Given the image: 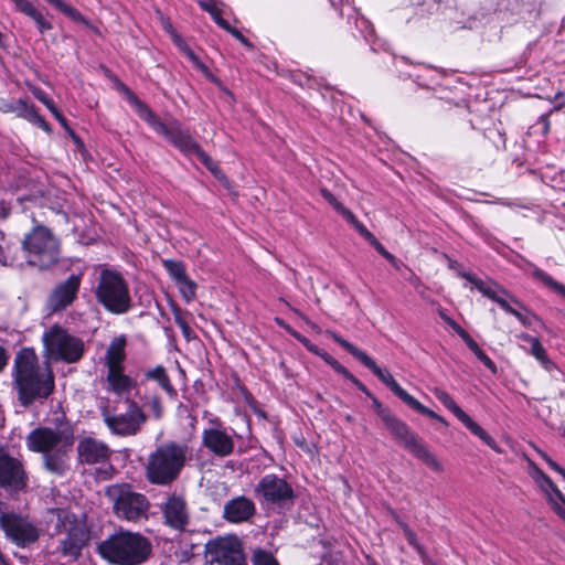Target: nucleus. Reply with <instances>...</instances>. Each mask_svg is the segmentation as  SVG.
Segmentation results:
<instances>
[{"label": "nucleus", "instance_id": "f03ea898", "mask_svg": "<svg viewBox=\"0 0 565 565\" xmlns=\"http://www.w3.org/2000/svg\"><path fill=\"white\" fill-rule=\"evenodd\" d=\"M100 557L114 565H141L152 553L151 541L140 532L120 529L97 546Z\"/></svg>", "mask_w": 565, "mask_h": 565}, {"label": "nucleus", "instance_id": "a19ab883", "mask_svg": "<svg viewBox=\"0 0 565 565\" xmlns=\"http://www.w3.org/2000/svg\"><path fill=\"white\" fill-rule=\"evenodd\" d=\"M342 217L348 221L355 230L356 232L370 244L376 238L375 235L370 232L366 226L355 216V214L348 210Z\"/></svg>", "mask_w": 565, "mask_h": 565}, {"label": "nucleus", "instance_id": "0e129e2a", "mask_svg": "<svg viewBox=\"0 0 565 565\" xmlns=\"http://www.w3.org/2000/svg\"><path fill=\"white\" fill-rule=\"evenodd\" d=\"M9 361V354L7 350L0 345V373L4 370Z\"/></svg>", "mask_w": 565, "mask_h": 565}, {"label": "nucleus", "instance_id": "3c124183", "mask_svg": "<svg viewBox=\"0 0 565 565\" xmlns=\"http://www.w3.org/2000/svg\"><path fill=\"white\" fill-rule=\"evenodd\" d=\"M224 30L234 36L247 50L253 51L255 49L254 44L238 29L228 24V29Z\"/></svg>", "mask_w": 565, "mask_h": 565}, {"label": "nucleus", "instance_id": "20e7f679", "mask_svg": "<svg viewBox=\"0 0 565 565\" xmlns=\"http://www.w3.org/2000/svg\"><path fill=\"white\" fill-rule=\"evenodd\" d=\"M372 401V407L382 419L385 428L399 441L414 457L422 460L428 468L436 472L443 471V465L436 456L427 448L418 435L411 430L408 425L385 407L382 402L370 391L365 394Z\"/></svg>", "mask_w": 565, "mask_h": 565}, {"label": "nucleus", "instance_id": "dca6fc26", "mask_svg": "<svg viewBox=\"0 0 565 565\" xmlns=\"http://www.w3.org/2000/svg\"><path fill=\"white\" fill-rule=\"evenodd\" d=\"M28 484L29 477L22 461L0 448V488L19 493L25 491Z\"/></svg>", "mask_w": 565, "mask_h": 565}, {"label": "nucleus", "instance_id": "bb28decb", "mask_svg": "<svg viewBox=\"0 0 565 565\" xmlns=\"http://www.w3.org/2000/svg\"><path fill=\"white\" fill-rule=\"evenodd\" d=\"M531 468V477L536 482L539 488L545 493L546 500L551 508L553 509V502H561L562 505L565 504V495L559 491L557 486L553 482V480L533 461L529 463Z\"/></svg>", "mask_w": 565, "mask_h": 565}, {"label": "nucleus", "instance_id": "f704fd0d", "mask_svg": "<svg viewBox=\"0 0 565 565\" xmlns=\"http://www.w3.org/2000/svg\"><path fill=\"white\" fill-rule=\"evenodd\" d=\"M33 96L45 105V107L50 110V113L54 116V118L60 122V125L65 128L73 137H75V132L70 128L68 121L65 116L58 110L54 100L47 96V94L40 87H34L31 89Z\"/></svg>", "mask_w": 565, "mask_h": 565}, {"label": "nucleus", "instance_id": "f8f14e48", "mask_svg": "<svg viewBox=\"0 0 565 565\" xmlns=\"http://www.w3.org/2000/svg\"><path fill=\"white\" fill-rule=\"evenodd\" d=\"M43 343L51 358L65 363L78 362L85 352L84 341L57 323L44 333Z\"/></svg>", "mask_w": 565, "mask_h": 565}, {"label": "nucleus", "instance_id": "1a4fd4ad", "mask_svg": "<svg viewBox=\"0 0 565 565\" xmlns=\"http://www.w3.org/2000/svg\"><path fill=\"white\" fill-rule=\"evenodd\" d=\"M148 124L157 134L163 136L182 154L186 157L195 154L199 161L215 177L221 172L220 166L203 150L200 143L192 138L188 129L183 130L178 122L170 127L156 114L153 115V118L148 120Z\"/></svg>", "mask_w": 565, "mask_h": 565}, {"label": "nucleus", "instance_id": "4d7b16f0", "mask_svg": "<svg viewBox=\"0 0 565 565\" xmlns=\"http://www.w3.org/2000/svg\"><path fill=\"white\" fill-rule=\"evenodd\" d=\"M403 533L405 539L407 540L408 544L413 547H416L418 544H420L417 540L416 533L409 527L408 524H403Z\"/></svg>", "mask_w": 565, "mask_h": 565}, {"label": "nucleus", "instance_id": "bf43d9fd", "mask_svg": "<svg viewBox=\"0 0 565 565\" xmlns=\"http://www.w3.org/2000/svg\"><path fill=\"white\" fill-rule=\"evenodd\" d=\"M439 316L455 331V333L457 335L459 334V332H461L463 330V328L459 323H457L452 318H450L443 310L439 311Z\"/></svg>", "mask_w": 565, "mask_h": 565}, {"label": "nucleus", "instance_id": "2f4dec72", "mask_svg": "<svg viewBox=\"0 0 565 565\" xmlns=\"http://www.w3.org/2000/svg\"><path fill=\"white\" fill-rule=\"evenodd\" d=\"M17 11L28 15L36 23V26L41 33L52 30L53 25L49 22L43 14L33 6L29 0H10Z\"/></svg>", "mask_w": 565, "mask_h": 565}, {"label": "nucleus", "instance_id": "f257e3e1", "mask_svg": "<svg viewBox=\"0 0 565 565\" xmlns=\"http://www.w3.org/2000/svg\"><path fill=\"white\" fill-rule=\"evenodd\" d=\"M12 383L23 407L47 399L55 390L53 371L42 367L34 349L29 347L20 349L14 356Z\"/></svg>", "mask_w": 565, "mask_h": 565}, {"label": "nucleus", "instance_id": "ea45409f", "mask_svg": "<svg viewBox=\"0 0 565 565\" xmlns=\"http://www.w3.org/2000/svg\"><path fill=\"white\" fill-rule=\"evenodd\" d=\"M182 299L190 303L196 298L198 285L188 275L181 280L175 282Z\"/></svg>", "mask_w": 565, "mask_h": 565}, {"label": "nucleus", "instance_id": "79ce46f5", "mask_svg": "<svg viewBox=\"0 0 565 565\" xmlns=\"http://www.w3.org/2000/svg\"><path fill=\"white\" fill-rule=\"evenodd\" d=\"M533 276L540 281H542L546 287L565 297V285L555 280L551 275H548L544 270L536 268L533 271Z\"/></svg>", "mask_w": 565, "mask_h": 565}, {"label": "nucleus", "instance_id": "9b49d317", "mask_svg": "<svg viewBox=\"0 0 565 565\" xmlns=\"http://www.w3.org/2000/svg\"><path fill=\"white\" fill-rule=\"evenodd\" d=\"M253 492L262 507L266 509H290L297 498L291 483L276 473L263 476L255 484Z\"/></svg>", "mask_w": 565, "mask_h": 565}, {"label": "nucleus", "instance_id": "a878e982", "mask_svg": "<svg viewBox=\"0 0 565 565\" xmlns=\"http://www.w3.org/2000/svg\"><path fill=\"white\" fill-rule=\"evenodd\" d=\"M62 441V434L50 427H38L26 436V446L33 452L45 454L55 449Z\"/></svg>", "mask_w": 565, "mask_h": 565}, {"label": "nucleus", "instance_id": "5fc2aeb1", "mask_svg": "<svg viewBox=\"0 0 565 565\" xmlns=\"http://www.w3.org/2000/svg\"><path fill=\"white\" fill-rule=\"evenodd\" d=\"M458 337L461 338V340L466 343V345L472 353L479 351V344L473 340V338L469 334V332L466 329L459 332Z\"/></svg>", "mask_w": 565, "mask_h": 565}, {"label": "nucleus", "instance_id": "774afa93", "mask_svg": "<svg viewBox=\"0 0 565 565\" xmlns=\"http://www.w3.org/2000/svg\"><path fill=\"white\" fill-rule=\"evenodd\" d=\"M547 465H548V467H550L552 470H554L555 472L559 473V475L563 477V479L565 480V469H564L562 466H559V465H558L555 460H553V459H552Z\"/></svg>", "mask_w": 565, "mask_h": 565}, {"label": "nucleus", "instance_id": "680f3d73", "mask_svg": "<svg viewBox=\"0 0 565 565\" xmlns=\"http://www.w3.org/2000/svg\"><path fill=\"white\" fill-rule=\"evenodd\" d=\"M333 371L337 372L338 374L342 375L348 381L353 376V374L345 366H343L340 362L334 366Z\"/></svg>", "mask_w": 565, "mask_h": 565}, {"label": "nucleus", "instance_id": "aec40b11", "mask_svg": "<svg viewBox=\"0 0 565 565\" xmlns=\"http://www.w3.org/2000/svg\"><path fill=\"white\" fill-rule=\"evenodd\" d=\"M82 285L81 274H71L60 281L47 296V308L51 312H61L71 307L78 297Z\"/></svg>", "mask_w": 565, "mask_h": 565}, {"label": "nucleus", "instance_id": "9d476101", "mask_svg": "<svg viewBox=\"0 0 565 565\" xmlns=\"http://www.w3.org/2000/svg\"><path fill=\"white\" fill-rule=\"evenodd\" d=\"M106 495L113 502V511L117 518L129 522L148 519L150 508L148 498L134 491L129 483L108 487Z\"/></svg>", "mask_w": 565, "mask_h": 565}, {"label": "nucleus", "instance_id": "393cba45", "mask_svg": "<svg viewBox=\"0 0 565 565\" xmlns=\"http://www.w3.org/2000/svg\"><path fill=\"white\" fill-rule=\"evenodd\" d=\"M89 542V531L85 525L73 523L68 526L65 537L60 543V552L64 556L78 558Z\"/></svg>", "mask_w": 565, "mask_h": 565}, {"label": "nucleus", "instance_id": "6e6552de", "mask_svg": "<svg viewBox=\"0 0 565 565\" xmlns=\"http://www.w3.org/2000/svg\"><path fill=\"white\" fill-rule=\"evenodd\" d=\"M148 124L157 134L163 136L182 154L186 157L195 154L199 161L215 177L221 172L220 166L203 150L200 143L192 138L188 129L183 130L178 122L170 127L156 114L153 115V118L148 120Z\"/></svg>", "mask_w": 565, "mask_h": 565}, {"label": "nucleus", "instance_id": "a211bd4d", "mask_svg": "<svg viewBox=\"0 0 565 565\" xmlns=\"http://www.w3.org/2000/svg\"><path fill=\"white\" fill-rule=\"evenodd\" d=\"M0 526L7 537L20 547H25L39 540L40 533L35 525L26 518L15 513L0 515Z\"/></svg>", "mask_w": 565, "mask_h": 565}, {"label": "nucleus", "instance_id": "c03bdc74", "mask_svg": "<svg viewBox=\"0 0 565 565\" xmlns=\"http://www.w3.org/2000/svg\"><path fill=\"white\" fill-rule=\"evenodd\" d=\"M408 407L412 408L413 411L419 413L420 415L427 416L431 419H435V420L441 423L444 426H448V422L443 416L438 415L430 408L426 407L416 398H414V401L411 403V405Z\"/></svg>", "mask_w": 565, "mask_h": 565}, {"label": "nucleus", "instance_id": "6ab92c4d", "mask_svg": "<svg viewBox=\"0 0 565 565\" xmlns=\"http://www.w3.org/2000/svg\"><path fill=\"white\" fill-rule=\"evenodd\" d=\"M434 395L448 411H450L457 417L458 420H460L466 426V428L471 434L480 438L495 452H502V449L499 447L495 439L490 436L479 424H477L465 411H462L449 393L441 388H435Z\"/></svg>", "mask_w": 565, "mask_h": 565}, {"label": "nucleus", "instance_id": "c9c22d12", "mask_svg": "<svg viewBox=\"0 0 565 565\" xmlns=\"http://www.w3.org/2000/svg\"><path fill=\"white\" fill-rule=\"evenodd\" d=\"M117 88L124 93L128 102L136 108L137 114L141 119L148 122L150 118H153V110L142 102L127 85L122 82H118Z\"/></svg>", "mask_w": 565, "mask_h": 565}, {"label": "nucleus", "instance_id": "473e14b6", "mask_svg": "<svg viewBox=\"0 0 565 565\" xmlns=\"http://www.w3.org/2000/svg\"><path fill=\"white\" fill-rule=\"evenodd\" d=\"M143 377L147 381L157 382L170 398H175L178 396L177 388L173 386L170 376L163 365H157L153 369L147 370L143 373Z\"/></svg>", "mask_w": 565, "mask_h": 565}, {"label": "nucleus", "instance_id": "c85d7f7f", "mask_svg": "<svg viewBox=\"0 0 565 565\" xmlns=\"http://www.w3.org/2000/svg\"><path fill=\"white\" fill-rule=\"evenodd\" d=\"M15 115L19 118H22L30 124L41 128L45 132L50 134L52 131L51 125L45 120V118L39 114L36 106L29 100V98H20L18 99Z\"/></svg>", "mask_w": 565, "mask_h": 565}, {"label": "nucleus", "instance_id": "4c0bfd02", "mask_svg": "<svg viewBox=\"0 0 565 565\" xmlns=\"http://www.w3.org/2000/svg\"><path fill=\"white\" fill-rule=\"evenodd\" d=\"M199 7L207 12L213 21L221 28V29H228V21L225 20L222 17V10L215 4L212 0H199L198 1Z\"/></svg>", "mask_w": 565, "mask_h": 565}, {"label": "nucleus", "instance_id": "09e8293b", "mask_svg": "<svg viewBox=\"0 0 565 565\" xmlns=\"http://www.w3.org/2000/svg\"><path fill=\"white\" fill-rule=\"evenodd\" d=\"M172 311H173L174 321H175L177 326L181 329L183 335L186 339H190V334L192 333V329L189 326V323L184 320V318L182 317V312H181L180 307L179 306H174L172 308Z\"/></svg>", "mask_w": 565, "mask_h": 565}, {"label": "nucleus", "instance_id": "412c9836", "mask_svg": "<svg viewBox=\"0 0 565 565\" xmlns=\"http://www.w3.org/2000/svg\"><path fill=\"white\" fill-rule=\"evenodd\" d=\"M211 423L214 426L202 431V446L215 457L225 458L231 456L235 449L233 436L228 434L218 418L211 420Z\"/></svg>", "mask_w": 565, "mask_h": 565}, {"label": "nucleus", "instance_id": "49530a36", "mask_svg": "<svg viewBox=\"0 0 565 565\" xmlns=\"http://www.w3.org/2000/svg\"><path fill=\"white\" fill-rule=\"evenodd\" d=\"M375 250L383 256L394 268L399 269L401 260L397 259L392 253H390L385 246L375 238L371 244Z\"/></svg>", "mask_w": 565, "mask_h": 565}, {"label": "nucleus", "instance_id": "e2e57ef3", "mask_svg": "<svg viewBox=\"0 0 565 565\" xmlns=\"http://www.w3.org/2000/svg\"><path fill=\"white\" fill-rule=\"evenodd\" d=\"M349 381L363 394H370V390L354 374Z\"/></svg>", "mask_w": 565, "mask_h": 565}, {"label": "nucleus", "instance_id": "13d9d810", "mask_svg": "<svg viewBox=\"0 0 565 565\" xmlns=\"http://www.w3.org/2000/svg\"><path fill=\"white\" fill-rule=\"evenodd\" d=\"M552 110L545 114H542L537 119V125L541 126V131L543 135H547L551 129V121H550V115Z\"/></svg>", "mask_w": 565, "mask_h": 565}, {"label": "nucleus", "instance_id": "5701e85b", "mask_svg": "<svg viewBox=\"0 0 565 565\" xmlns=\"http://www.w3.org/2000/svg\"><path fill=\"white\" fill-rule=\"evenodd\" d=\"M257 513L255 502L244 495H236L225 502L223 507V519L231 524L250 522Z\"/></svg>", "mask_w": 565, "mask_h": 565}, {"label": "nucleus", "instance_id": "052dcab7", "mask_svg": "<svg viewBox=\"0 0 565 565\" xmlns=\"http://www.w3.org/2000/svg\"><path fill=\"white\" fill-rule=\"evenodd\" d=\"M329 366L334 369V366L339 363V361L333 358L331 354H329L326 350L321 349L320 353L318 354Z\"/></svg>", "mask_w": 565, "mask_h": 565}, {"label": "nucleus", "instance_id": "cd10ccee", "mask_svg": "<svg viewBox=\"0 0 565 565\" xmlns=\"http://www.w3.org/2000/svg\"><path fill=\"white\" fill-rule=\"evenodd\" d=\"M106 381L107 390L117 396H124L138 386L136 380L125 374L124 367L107 370Z\"/></svg>", "mask_w": 565, "mask_h": 565}, {"label": "nucleus", "instance_id": "603ef678", "mask_svg": "<svg viewBox=\"0 0 565 565\" xmlns=\"http://www.w3.org/2000/svg\"><path fill=\"white\" fill-rule=\"evenodd\" d=\"M183 52L186 54L189 60L193 63V65L203 72L204 74H210L209 67L200 60V57L189 47L184 44Z\"/></svg>", "mask_w": 565, "mask_h": 565}, {"label": "nucleus", "instance_id": "4be33fe9", "mask_svg": "<svg viewBox=\"0 0 565 565\" xmlns=\"http://www.w3.org/2000/svg\"><path fill=\"white\" fill-rule=\"evenodd\" d=\"M76 451L81 465L105 463L111 457V449L107 444L89 436L78 440Z\"/></svg>", "mask_w": 565, "mask_h": 565}, {"label": "nucleus", "instance_id": "7ed1b4c3", "mask_svg": "<svg viewBox=\"0 0 565 565\" xmlns=\"http://www.w3.org/2000/svg\"><path fill=\"white\" fill-rule=\"evenodd\" d=\"M189 447L178 441H166L156 447L148 457L146 478L154 486H170L185 467Z\"/></svg>", "mask_w": 565, "mask_h": 565}, {"label": "nucleus", "instance_id": "58836bf2", "mask_svg": "<svg viewBox=\"0 0 565 565\" xmlns=\"http://www.w3.org/2000/svg\"><path fill=\"white\" fill-rule=\"evenodd\" d=\"M161 263L174 284L188 275L185 264L182 260L162 259Z\"/></svg>", "mask_w": 565, "mask_h": 565}, {"label": "nucleus", "instance_id": "6e6d98bb", "mask_svg": "<svg viewBox=\"0 0 565 565\" xmlns=\"http://www.w3.org/2000/svg\"><path fill=\"white\" fill-rule=\"evenodd\" d=\"M18 100L0 98V111L3 114L14 113L17 109Z\"/></svg>", "mask_w": 565, "mask_h": 565}, {"label": "nucleus", "instance_id": "338daca9", "mask_svg": "<svg viewBox=\"0 0 565 565\" xmlns=\"http://www.w3.org/2000/svg\"><path fill=\"white\" fill-rule=\"evenodd\" d=\"M553 503V511L565 522V504L562 505L559 502Z\"/></svg>", "mask_w": 565, "mask_h": 565}, {"label": "nucleus", "instance_id": "864d4df0", "mask_svg": "<svg viewBox=\"0 0 565 565\" xmlns=\"http://www.w3.org/2000/svg\"><path fill=\"white\" fill-rule=\"evenodd\" d=\"M477 359L492 373H498L497 364L490 359V356L480 348L479 351L473 353Z\"/></svg>", "mask_w": 565, "mask_h": 565}, {"label": "nucleus", "instance_id": "c756f323", "mask_svg": "<svg viewBox=\"0 0 565 565\" xmlns=\"http://www.w3.org/2000/svg\"><path fill=\"white\" fill-rule=\"evenodd\" d=\"M43 460L45 469L56 476H63L68 469L67 451L62 448L43 454Z\"/></svg>", "mask_w": 565, "mask_h": 565}, {"label": "nucleus", "instance_id": "a18cd8bd", "mask_svg": "<svg viewBox=\"0 0 565 565\" xmlns=\"http://www.w3.org/2000/svg\"><path fill=\"white\" fill-rule=\"evenodd\" d=\"M253 565H279L277 558L268 551L257 548L253 553Z\"/></svg>", "mask_w": 565, "mask_h": 565}, {"label": "nucleus", "instance_id": "ddd939ff", "mask_svg": "<svg viewBox=\"0 0 565 565\" xmlns=\"http://www.w3.org/2000/svg\"><path fill=\"white\" fill-rule=\"evenodd\" d=\"M458 275L461 278H465L469 282H471L475 288L480 291L484 297L489 298L493 302L498 303L501 309H503L507 313L515 317L524 327H530L531 322L529 319L522 315L520 311L511 307L507 299H509L512 303L516 305L519 308L526 310V307L522 301H520L515 296H513L509 290L504 287L498 285L494 281H491L492 286L486 284L482 279L478 278L476 275L469 271L459 270Z\"/></svg>", "mask_w": 565, "mask_h": 565}, {"label": "nucleus", "instance_id": "b1692460", "mask_svg": "<svg viewBox=\"0 0 565 565\" xmlns=\"http://www.w3.org/2000/svg\"><path fill=\"white\" fill-rule=\"evenodd\" d=\"M164 522L171 529L183 531L189 524L186 501L182 495L175 493L168 497L162 507Z\"/></svg>", "mask_w": 565, "mask_h": 565}, {"label": "nucleus", "instance_id": "0eeeda50", "mask_svg": "<svg viewBox=\"0 0 565 565\" xmlns=\"http://www.w3.org/2000/svg\"><path fill=\"white\" fill-rule=\"evenodd\" d=\"M148 124L157 134L163 136L182 154L186 157L195 154L199 161L215 177L221 172L220 166L203 150L200 143L192 138L188 129L183 130L178 122L170 127L156 114L153 115V118L148 120Z\"/></svg>", "mask_w": 565, "mask_h": 565}, {"label": "nucleus", "instance_id": "423d86ee", "mask_svg": "<svg viewBox=\"0 0 565 565\" xmlns=\"http://www.w3.org/2000/svg\"><path fill=\"white\" fill-rule=\"evenodd\" d=\"M93 292L97 303L110 315H126L134 308L129 284L115 269L103 268L99 271Z\"/></svg>", "mask_w": 565, "mask_h": 565}, {"label": "nucleus", "instance_id": "37998d69", "mask_svg": "<svg viewBox=\"0 0 565 565\" xmlns=\"http://www.w3.org/2000/svg\"><path fill=\"white\" fill-rule=\"evenodd\" d=\"M145 406H148L150 408L154 419L159 420L163 417L164 407L162 404V399L158 394L145 396Z\"/></svg>", "mask_w": 565, "mask_h": 565}, {"label": "nucleus", "instance_id": "de8ad7c7", "mask_svg": "<svg viewBox=\"0 0 565 565\" xmlns=\"http://www.w3.org/2000/svg\"><path fill=\"white\" fill-rule=\"evenodd\" d=\"M321 196L342 216L349 209L345 207L327 188L320 189Z\"/></svg>", "mask_w": 565, "mask_h": 565}, {"label": "nucleus", "instance_id": "69168bd1", "mask_svg": "<svg viewBox=\"0 0 565 565\" xmlns=\"http://www.w3.org/2000/svg\"><path fill=\"white\" fill-rule=\"evenodd\" d=\"M166 29L171 33L172 40L177 45L181 46L182 44H184L182 38L173 30L170 23H167Z\"/></svg>", "mask_w": 565, "mask_h": 565}, {"label": "nucleus", "instance_id": "7c9ffc66", "mask_svg": "<svg viewBox=\"0 0 565 565\" xmlns=\"http://www.w3.org/2000/svg\"><path fill=\"white\" fill-rule=\"evenodd\" d=\"M126 338L120 335L115 338L106 351V366L107 370L124 367V361L126 360Z\"/></svg>", "mask_w": 565, "mask_h": 565}, {"label": "nucleus", "instance_id": "72a5a7b5", "mask_svg": "<svg viewBox=\"0 0 565 565\" xmlns=\"http://www.w3.org/2000/svg\"><path fill=\"white\" fill-rule=\"evenodd\" d=\"M520 338L531 344V354L540 362L543 369L547 372H553L556 369V364L548 358L539 338L532 337L529 333H522Z\"/></svg>", "mask_w": 565, "mask_h": 565}, {"label": "nucleus", "instance_id": "e433bc0d", "mask_svg": "<svg viewBox=\"0 0 565 565\" xmlns=\"http://www.w3.org/2000/svg\"><path fill=\"white\" fill-rule=\"evenodd\" d=\"M49 4L53 6L56 10L62 12L64 15L70 18L72 21L76 23L84 24L86 26H92L90 22L86 17H84L76 8L66 3L64 0H45Z\"/></svg>", "mask_w": 565, "mask_h": 565}, {"label": "nucleus", "instance_id": "8fccbe9b", "mask_svg": "<svg viewBox=\"0 0 565 565\" xmlns=\"http://www.w3.org/2000/svg\"><path fill=\"white\" fill-rule=\"evenodd\" d=\"M467 114L460 109H457L454 114H451L450 119L452 126L456 124V119H461V130L471 131L475 129L472 121L467 118Z\"/></svg>", "mask_w": 565, "mask_h": 565}, {"label": "nucleus", "instance_id": "39448f33", "mask_svg": "<svg viewBox=\"0 0 565 565\" xmlns=\"http://www.w3.org/2000/svg\"><path fill=\"white\" fill-rule=\"evenodd\" d=\"M21 249L28 265L40 270L51 269L61 260V239L50 227L40 223L24 234Z\"/></svg>", "mask_w": 565, "mask_h": 565}, {"label": "nucleus", "instance_id": "2eb2a0df", "mask_svg": "<svg viewBox=\"0 0 565 565\" xmlns=\"http://www.w3.org/2000/svg\"><path fill=\"white\" fill-rule=\"evenodd\" d=\"M125 403L127 404L126 414L110 415L108 412H104L103 419L113 434L135 436L140 431L148 416L135 399L126 397Z\"/></svg>", "mask_w": 565, "mask_h": 565}, {"label": "nucleus", "instance_id": "4468645a", "mask_svg": "<svg viewBox=\"0 0 565 565\" xmlns=\"http://www.w3.org/2000/svg\"><path fill=\"white\" fill-rule=\"evenodd\" d=\"M333 340L343 348L347 352L353 355L359 362H361L365 367H367L382 383H384L403 403L407 406L414 401V396H412L406 390H404L391 374V372L386 369L380 367L375 361L363 350L349 342L341 335L333 333Z\"/></svg>", "mask_w": 565, "mask_h": 565}, {"label": "nucleus", "instance_id": "f3484780", "mask_svg": "<svg viewBox=\"0 0 565 565\" xmlns=\"http://www.w3.org/2000/svg\"><path fill=\"white\" fill-rule=\"evenodd\" d=\"M205 554L217 565H247L241 543L236 539L216 537L205 545Z\"/></svg>", "mask_w": 565, "mask_h": 565}]
</instances>
